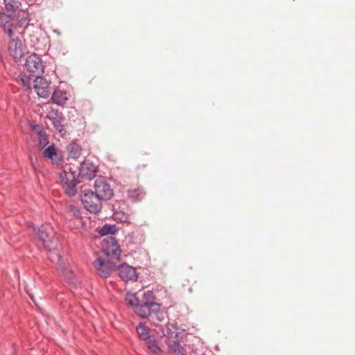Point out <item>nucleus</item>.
Segmentation results:
<instances>
[{"label": "nucleus", "mask_w": 355, "mask_h": 355, "mask_svg": "<svg viewBox=\"0 0 355 355\" xmlns=\"http://www.w3.org/2000/svg\"><path fill=\"white\" fill-rule=\"evenodd\" d=\"M135 313L141 318L155 317L159 320L164 319V313L160 311V305L154 301L152 293H144V299L136 304Z\"/></svg>", "instance_id": "f257e3e1"}, {"label": "nucleus", "mask_w": 355, "mask_h": 355, "mask_svg": "<svg viewBox=\"0 0 355 355\" xmlns=\"http://www.w3.org/2000/svg\"><path fill=\"white\" fill-rule=\"evenodd\" d=\"M35 241L40 248L48 250L54 249L57 243V239L53 227L49 223L42 225L35 234Z\"/></svg>", "instance_id": "f03ea898"}, {"label": "nucleus", "mask_w": 355, "mask_h": 355, "mask_svg": "<svg viewBox=\"0 0 355 355\" xmlns=\"http://www.w3.org/2000/svg\"><path fill=\"white\" fill-rule=\"evenodd\" d=\"M0 27L9 37L21 35V28L18 25L15 15L12 13L0 12Z\"/></svg>", "instance_id": "7ed1b4c3"}, {"label": "nucleus", "mask_w": 355, "mask_h": 355, "mask_svg": "<svg viewBox=\"0 0 355 355\" xmlns=\"http://www.w3.org/2000/svg\"><path fill=\"white\" fill-rule=\"evenodd\" d=\"M93 266L99 276L106 278L115 270L116 262L107 257L98 255V258L94 261Z\"/></svg>", "instance_id": "20e7f679"}, {"label": "nucleus", "mask_w": 355, "mask_h": 355, "mask_svg": "<svg viewBox=\"0 0 355 355\" xmlns=\"http://www.w3.org/2000/svg\"><path fill=\"white\" fill-rule=\"evenodd\" d=\"M84 207L91 213L96 214L102 207V200L92 190H85L81 195Z\"/></svg>", "instance_id": "39448f33"}, {"label": "nucleus", "mask_w": 355, "mask_h": 355, "mask_svg": "<svg viewBox=\"0 0 355 355\" xmlns=\"http://www.w3.org/2000/svg\"><path fill=\"white\" fill-rule=\"evenodd\" d=\"M60 183L68 196L71 197L76 193V182L74 173L64 170L60 173Z\"/></svg>", "instance_id": "423d86ee"}, {"label": "nucleus", "mask_w": 355, "mask_h": 355, "mask_svg": "<svg viewBox=\"0 0 355 355\" xmlns=\"http://www.w3.org/2000/svg\"><path fill=\"white\" fill-rule=\"evenodd\" d=\"M10 38L11 40L8 44L9 55L15 62L21 61L26 53V48L22 42V36L20 35V36Z\"/></svg>", "instance_id": "0eeeda50"}, {"label": "nucleus", "mask_w": 355, "mask_h": 355, "mask_svg": "<svg viewBox=\"0 0 355 355\" xmlns=\"http://www.w3.org/2000/svg\"><path fill=\"white\" fill-rule=\"evenodd\" d=\"M103 242L104 243L102 246L103 250L99 255L107 257L114 261L117 260L118 257L120 255L121 250L116 240L113 237H109L104 239Z\"/></svg>", "instance_id": "6e6552de"}, {"label": "nucleus", "mask_w": 355, "mask_h": 355, "mask_svg": "<svg viewBox=\"0 0 355 355\" xmlns=\"http://www.w3.org/2000/svg\"><path fill=\"white\" fill-rule=\"evenodd\" d=\"M95 191L94 193L101 200H107L112 198L113 196L112 190L110 187L103 179H97L94 184Z\"/></svg>", "instance_id": "1a4fd4ad"}, {"label": "nucleus", "mask_w": 355, "mask_h": 355, "mask_svg": "<svg viewBox=\"0 0 355 355\" xmlns=\"http://www.w3.org/2000/svg\"><path fill=\"white\" fill-rule=\"evenodd\" d=\"M97 168L88 160L83 162L79 168V175L83 180H90L96 175Z\"/></svg>", "instance_id": "9d476101"}, {"label": "nucleus", "mask_w": 355, "mask_h": 355, "mask_svg": "<svg viewBox=\"0 0 355 355\" xmlns=\"http://www.w3.org/2000/svg\"><path fill=\"white\" fill-rule=\"evenodd\" d=\"M49 83L42 77L37 76L34 80L33 88L37 94L42 98H46L50 95Z\"/></svg>", "instance_id": "9b49d317"}, {"label": "nucleus", "mask_w": 355, "mask_h": 355, "mask_svg": "<svg viewBox=\"0 0 355 355\" xmlns=\"http://www.w3.org/2000/svg\"><path fill=\"white\" fill-rule=\"evenodd\" d=\"M119 275L125 282L135 281L137 274L134 267L128 264H121L118 268Z\"/></svg>", "instance_id": "f8f14e48"}, {"label": "nucleus", "mask_w": 355, "mask_h": 355, "mask_svg": "<svg viewBox=\"0 0 355 355\" xmlns=\"http://www.w3.org/2000/svg\"><path fill=\"white\" fill-rule=\"evenodd\" d=\"M26 67L32 73H39L43 66L41 59L36 54H32L26 58Z\"/></svg>", "instance_id": "ddd939ff"}, {"label": "nucleus", "mask_w": 355, "mask_h": 355, "mask_svg": "<svg viewBox=\"0 0 355 355\" xmlns=\"http://www.w3.org/2000/svg\"><path fill=\"white\" fill-rule=\"evenodd\" d=\"M167 345L168 347V351L169 353H171L173 355H184L185 354V350L182 347L180 343L173 340H168L167 342Z\"/></svg>", "instance_id": "4468645a"}, {"label": "nucleus", "mask_w": 355, "mask_h": 355, "mask_svg": "<svg viewBox=\"0 0 355 355\" xmlns=\"http://www.w3.org/2000/svg\"><path fill=\"white\" fill-rule=\"evenodd\" d=\"M67 99L66 93L60 90L55 91L51 96L53 103L59 105H64Z\"/></svg>", "instance_id": "2eb2a0df"}, {"label": "nucleus", "mask_w": 355, "mask_h": 355, "mask_svg": "<svg viewBox=\"0 0 355 355\" xmlns=\"http://www.w3.org/2000/svg\"><path fill=\"white\" fill-rule=\"evenodd\" d=\"M69 155L73 159H77L81 155V147L76 143L70 144L67 148Z\"/></svg>", "instance_id": "dca6fc26"}, {"label": "nucleus", "mask_w": 355, "mask_h": 355, "mask_svg": "<svg viewBox=\"0 0 355 355\" xmlns=\"http://www.w3.org/2000/svg\"><path fill=\"white\" fill-rule=\"evenodd\" d=\"M43 157L55 161L57 158V150L54 145L47 146L42 153Z\"/></svg>", "instance_id": "f3484780"}, {"label": "nucleus", "mask_w": 355, "mask_h": 355, "mask_svg": "<svg viewBox=\"0 0 355 355\" xmlns=\"http://www.w3.org/2000/svg\"><path fill=\"white\" fill-rule=\"evenodd\" d=\"M6 10L15 15V11L19 8V0H4Z\"/></svg>", "instance_id": "a211bd4d"}, {"label": "nucleus", "mask_w": 355, "mask_h": 355, "mask_svg": "<svg viewBox=\"0 0 355 355\" xmlns=\"http://www.w3.org/2000/svg\"><path fill=\"white\" fill-rule=\"evenodd\" d=\"M66 212L70 219L78 218L80 216L78 209L71 205L66 207Z\"/></svg>", "instance_id": "6ab92c4d"}, {"label": "nucleus", "mask_w": 355, "mask_h": 355, "mask_svg": "<svg viewBox=\"0 0 355 355\" xmlns=\"http://www.w3.org/2000/svg\"><path fill=\"white\" fill-rule=\"evenodd\" d=\"M137 331L140 339L145 340L149 338L148 329L144 324L137 326Z\"/></svg>", "instance_id": "aec40b11"}, {"label": "nucleus", "mask_w": 355, "mask_h": 355, "mask_svg": "<svg viewBox=\"0 0 355 355\" xmlns=\"http://www.w3.org/2000/svg\"><path fill=\"white\" fill-rule=\"evenodd\" d=\"M32 78L26 76L25 74H20L17 78V82L26 89L31 88Z\"/></svg>", "instance_id": "412c9836"}, {"label": "nucleus", "mask_w": 355, "mask_h": 355, "mask_svg": "<svg viewBox=\"0 0 355 355\" xmlns=\"http://www.w3.org/2000/svg\"><path fill=\"white\" fill-rule=\"evenodd\" d=\"M38 144L41 148H44L49 144L46 133L44 130L38 131Z\"/></svg>", "instance_id": "4be33fe9"}, {"label": "nucleus", "mask_w": 355, "mask_h": 355, "mask_svg": "<svg viewBox=\"0 0 355 355\" xmlns=\"http://www.w3.org/2000/svg\"><path fill=\"white\" fill-rule=\"evenodd\" d=\"M116 232V227L114 225H105L101 230H99V233L102 235H107L109 234H114Z\"/></svg>", "instance_id": "5701e85b"}, {"label": "nucleus", "mask_w": 355, "mask_h": 355, "mask_svg": "<svg viewBox=\"0 0 355 355\" xmlns=\"http://www.w3.org/2000/svg\"><path fill=\"white\" fill-rule=\"evenodd\" d=\"M147 347L155 354H159L161 352V349L155 340H149L147 343Z\"/></svg>", "instance_id": "b1692460"}, {"label": "nucleus", "mask_w": 355, "mask_h": 355, "mask_svg": "<svg viewBox=\"0 0 355 355\" xmlns=\"http://www.w3.org/2000/svg\"><path fill=\"white\" fill-rule=\"evenodd\" d=\"M125 302L127 304L136 307V304H139V300L134 295L132 294H127L125 299Z\"/></svg>", "instance_id": "393cba45"}, {"label": "nucleus", "mask_w": 355, "mask_h": 355, "mask_svg": "<svg viewBox=\"0 0 355 355\" xmlns=\"http://www.w3.org/2000/svg\"><path fill=\"white\" fill-rule=\"evenodd\" d=\"M54 128L61 132L63 130V125L62 124L61 117L54 119L53 121Z\"/></svg>", "instance_id": "a878e982"}, {"label": "nucleus", "mask_w": 355, "mask_h": 355, "mask_svg": "<svg viewBox=\"0 0 355 355\" xmlns=\"http://www.w3.org/2000/svg\"><path fill=\"white\" fill-rule=\"evenodd\" d=\"M130 193V196L132 198H137L140 196V194L141 193V191H140V189H135V190H130L129 191Z\"/></svg>", "instance_id": "bb28decb"}, {"label": "nucleus", "mask_w": 355, "mask_h": 355, "mask_svg": "<svg viewBox=\"0 0 355 355\" xmlns=\"http://www.w3.org/2000/svg\"><path fill=\"white\" fill-rule=\"evenodd\" d=\"M31 128L33 131H35L37 135H38V131L42 130V128L37 125H32Z\"/></svg>", "instance_id": "cd10ccee"}]
</instances>
